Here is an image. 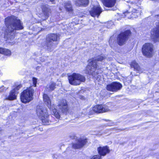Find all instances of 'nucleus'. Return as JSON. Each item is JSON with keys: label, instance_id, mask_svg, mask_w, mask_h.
I'll use <instances>...</instances> for the list:
<instances>
[{"label": "nucleus", "instance_id": "1", "mask_svg": "<svg viewBox=\"0 0 159 159\" xmlns=\"http://www.w3.org/2000/svg\"><path fill=\"white\" fill-rule=\"evenodd\" d=\"M5 23L7 28L5 36L11 40L14 38L16 30H22L24 28L20 21L13 16L6 18Z\"/></svg>", "mask_w": 159, "mask_h": 159}, {"label": "nucleus", "instance_id": "2", "mask_svg": "<svg viewBox=\"0 0 159 159\" xmlns=\"http://www.w3.org/2000/svg\"><path fill=\"white\" fill-rule=\"evenodd\" d=\"M100 68L99 67L95 61H93L89 63L86 67L85 73L86 74L92 76L98 81L101 80L102 77L99 75V73H101Z\"/></svg>", "mask_w": 159, "mask_h": 159}, {"label": "nucleus", "instance_id": "3", "mask_svg": "<svg viewBox=\"0 0 159 159\" xmlns=\"http://www.w3.org/2000/svg\"><path fill=\"white\" fill-rule=\"evenodd\" d=\"M59 34H51L47 35L43 46L48 51L51 52L55 48L58 44L57 41L60 39Z\"/></svg>", "mask_w": 159, "mask_h": 159}, {"label": "nucleus", "instance_id": "4", "mask_svg": "<svg viewBox=\"0 0 159 159\" xmlns=\"http://www.w3.org/2000/svg\"><path fill=\"white\" fill-rule=\"evenodd\" d=\"M68 79L69 83L74 85H79L81 82H84L86 80L84 76L75 73L69 76Z\"/></svg>", "mask_w": 159, "mask_h": 159}, {"label": "nucleus", "instance_id": "5", "mask_svg": "<svg viewBox=\"0 0 159 159\" xmlns=\"http://www.w3.org/2000/svg\"><path fill=\"white\" fill-rule=\"evenodd\" d=\"M34 90L31 87L24 90L20 96L21 101L23 103L29 102L32 100Z\"/></svg>", "mask_w": 159, "mask_h": 159}, {"label": "nucleus", "instance_id": "6", "mask_svg": "<svg viewBox=\"0 0 159 159\" xmlns=\"http://www.w3.org/2000/svg\"><path fill=\"white\" fill-rule=\"evenodd\" d=\"M131 32L129 30H126L120 33L117 38V42L120 46L124 44L130 36Z\"/></svg>", "mask_w": 159, "mask_h": 159}, {"label": "nucleus", "instance_id": "7", "mask_svg": "<svg viewBox=\"0 0 159 159\" xmlns=\"http://www.w3.org/2000/svg\"><path fill=\"white\" fill-rule=\"evenodd\" d=\"M153 45L149 43H146L143 47L142 51L143 54L147 57H152L153 52Z\"/></svg>", "mask_w": 159, "mask_h": 159}, {"label": "nucleus", "instance_id": "8", "mask_svg": "<svg viewBox=\"0 0 159 159\" xmlns=\"http://www.w3.org/2000/svg\"><path fill=\"white\" fill-rule=\"evenodd\" d=\"M122 87V85L119 82H114L107 85L106 89L108 91L116 92L120 90Z\"/></svg>", "mask_w": 159, "mask_h": 159}, {"label": "nucleus", "instance_id": "9", "mask_svg": "<svg viewBox=\"0 0 159 159\" xmlns=\"http://www.w3.org/2000/svg\"><path fill=\"white\" fill-rule=\"evenodd\" d=\"M107 103L105 105H97L94 106L93 108V111L97 113H101L108 111L109 109Z\"/></svg>", "mask_w": 159, "mask_h": 159}, {"label": "nucleus", "instance_id": "10", "mask_svg": "<svg viewBox=\"0 0 159 159\" xmlns=\"http://www.w3.org/2000/svg\"><path fill=\"white\" fill-rule=\"evenodd\" d=\"M21 87V85H20L17 86L10 92V94L9 95H6V99L11 100L16 99V94L18 93L17 91Z\"/></svg>", "mask_w": 159, "mask_h": 159}, {"label": "nucleus", "instance_id": "11", "mask_svg": "<svg viewBox=\"0 0 159 159\" xmlns=\"http://www.w3.org/2000/svg\"><path fill=\"white\" fill-rule=\"evenodd\" d=\"M102 9L98 5L94 6L89 12L90 15L93 17L97 16L98 18L101 13L102 12Z\"/></svg>", "mask_w": 159, "mask_h": 159}, {"label": "nucleus", "instance_id": "12", "mask_svg": "<svg viewBox=\"0 0 159 159\" xmlns=\"http://www.w3.org/2000/svg\"><path fill=\"white\" fill-rule=\"evenodd\" d=\"M57 108L59 112L64 113L67 111L68 110V107L66 101L63 100L59 102L57 105Z\"/></svg>", "mask_w": 159, "mask_h": 159}, {"label": "nucleus", "instance_id": "13", "mask_svg": "<svg viewBox=\"0 0 159 159\" xmlns=\"http://www.w3.org/2000/svg\"><path fill=\"white\" fill-rule=\"evenodd\" d=\"M36 113L39 118L44 116H47L48 113L47 109L41 106H38L36 109Z\"/></svg>", "mask_w": 159, "mask_h": 159}, {"label": "nucleus", "instance_id": "14", "mask_svg": "<svg viewBox=\"0 0 159 159\" xmlns=\"http://www.w3.org/2000/svg\"><path fill=\"white\" fill-rule=\"evenodd\" d=\"M42 18L43 20L47 19L49 16V13L50 12V9L48 6L47 5H43L42 6Z\"/></svg>", "mask_w": 159, "mask_h": 159}, {"label": "nucleus", "instance_id": "15", "mask_svg": "<svg viewBox=\"0 0 159 159\" xmlns=\"http://www.w3.org/2000/svg\"><path fill=\"white\" fill-rule=\"evenodd\" d=\"M151 31L152 37L155 42L159 41V22Z\"/></svg>", "mask_w": 159, "mask_h": 159}, {"label": "nucleus", "instance_id": "16", "mask_svg": "<svg viewBox=\"0 0 159 159\" xmlns=\"http://www.w3.org/2000/svg\"><path fill=\"white\" fill-rule=\"evenodd\" d=\"M87 142L86 139H80L75 143L72 144V148L74 149H79L82 148Z\"/></svg>", "mask_w": 159, "mask_h": 159}, {"label": "nucleus", "instance_id": "17", "mask_svg": "<svg viewBox=\"0 0 159 159\" xmlns=\"http://www.w3.org/2000/svg\"><path fill=\"white\" fill-rule=\"evenodd\" d=\"M98 151L99 154V155L101 156H105L107 154L110 152V150L108 147L107 146L103 147H100L98 148Z\"/></svg>", "mask_w": 159, "mask_h": 159}, {"label": "nucleus", "instance_id": "18", "mask_svg": "<svg viewBox=\"0 0 159 159\" xmlns=\"http://www.w3.org/2000/svg\"><path fill=\"white\" fill-rule=\"evenodd\" d=\"M101 1L105 6L111 7L115 5L116 0H101Z\"/></svg>", "mask_w": 159, "mask_h": 159}, {"label": "nucleus", "instance_id": "19", "mask_svg": "<svg viewBox=\"0 0 159 159\" xmlns=\"http://www.w3.org/2000/svg\"><path fill=\"white\" fill-rule=\"evenodd\" d=\"M64 7L66 11L69 12H72L73 10L70 1H68L65 2L64 3Z\"/></svg>", "mask_w": 159, "mask_h": 159}, {"label": "nucleus", "instance_id": "20", "mask_svg": "<svg viewBox=\"0 0 159 159\" xmlns=\"http://www.w3.org/2000/svg\"><path fill=\"white\" fill-rule=\"evenodd\" d=\"M43 97L45 103L49 109H51V101L48 96L46 94H44L43 95Z\"/></svg>", "mask_w": 159, "mask_h": 159}, {"label": "nucleus", "instance_id": "21", "mask_svg": "<svg viewBox=\"0 0 159 159\" xmlns=\"http://www.w3.org/2000/svg\"><path fill=\"white\" fill-rule=\"evenodd\" d=\"M49 116L47 114V116H44L40 119L41 120L42 122L44 125H48L49 124Z\"/></svg>", "mask_w": 159, "mask_h": 159}, {"label": "nucleus", "instance_id": "22", "mask_svg": "<svg viewBox=\"0 0 159 159\" xmlns=\"http://www.w3.org/2000/svg\"><path fill=\"white\" fill-rule=\"evenodd\" d=\"M77 3L79 6L86 7L87 6L89 3V0H78Z\"/></svg>", "mask_w": 159, "mask_h": 159}, {"label": "nucleus", "instance_id": "23", "mask_svg": "<svg viewBox=\"0 0 159 159\" xmlns=\"http://www.w3.org/2000/svg\"><path fill=\"white\" fill-rule=\"evenodd\" d=\"M56 84L55 83H51L47 85L46 88L48 91H52L53 90L56 88Z\"/></svg>", "mask_w": 159, "mask_h": 159}, {"label": "nucleus", "instance_id": "24", "mask_svg": "<svg viewBox=\"0 0 159 159\" xmlns=\"http://www.w3.org/2000/svg\"><path fill=\"white\" fill-rule=\"evenodd\" d=\"M130 66L132 68H134V70L140 72V68L138 63L135 61H132L130 64Z\"/></svg>", "mask_w": 159, "mask_h": 159}, {"label": "nucleus", "instance_id": "25", "mask_svg": "<svg viewBox=\"0 0 159 159\" xmlns=\"http://www.w3.org/2000/svg\"><path fill=\"white\" fill-rule=\"evenodd\" d=\"M105 58H106L105 57V56H104L103 55H101V56H99L95 59H93V60H89V63L93 61H96V62L97 64V65H98V64H97V61H102L103 60L105 59Z\"/></svg>", "mask_w": 159, "mask_h": 159}, {"label": "nucleus", "instance_id": "26", "mask_svg": "<svg viewBox=\"0 0 159 159\" xmlns=\"http://www.w3.org/2000/svg\"><path fill=\"white\" fill-rule=\"evenodd\" d=\"M53 113L54 115L56 117L57 119H59L60 117V113L55 108L53 109Z\"/></svg>", "mask_w": 159, "mask_h": 159}, {"label": "nucleus", "instance_id": "27", "mask_svg": "<svg viewBox=\"0 0 159 159\" xmlns=\"http://www.w3.org/2000/svg\"><path fill=\"white\" fill-rule=\"evenodd\" d=\"M141 8L138 7V8H137L135 7L133 8L132 10V14H133V13H136L137 14H138V15H139L140 12L141 11Z\"/></svg>", "mask_w": 159, "mask_h": 159}, {"label": "nucleus", "instance_id": "28", "mask_svg": "<svg viewBox=\"0 0 159 159\" xmlns=\"http://www.w3.org/2000/svg\"><path fill=\"white\" fill-rule=\"evenodd\" d=\"M33 86L34 87H35L36 86V84L37 83V79L35 78H33Z\"/></svg>", "mask_w": 159, "mask_h": 159}, {"label": "nucleus", "instance_id": "29", "mask_svg": "<svg viewBox=\"0 0 159 159\" xmlns=\"http://www.w3.org/2000/svg\"><path fill=\"white\" fill-rule=\"evenodd\" d=\"M101 157L99 155H95L90 159H101Z\"/></svg>", "mask_w": 159, "mask_h": 159}, {"label": "nucleus", "instance_id": "30", "mask_svg": "<svg viewBox=\"0 0 159 159\" xmlns=\"http://www.w3.org/2000/svg\"><path fill=\"white\" fill-rule=\"evenodd\" d=\"M70 137L71 139H75L76 137L74 134H72L71 135H70Z\"/></svg>", "mask_w": 159, "mask_h": 159}, {"label": "nucleus", "instance_id": "31", "mask_svg": "<svg viewBox=\"0 0 159 159\" xmlns=\"http://www.w3.org/2000/svg\"><path fill=\"white\" fill-rule=\"evenodd\" d=\"M154 20L159 21V15H157L155 16L154 17Z\"/></svg>", "mask_w": 159, "mask_h": 159}, {"label": "nucleus", "instance_id": "32", "mask_svg": "<svg viewBox=\"0 0 159 159\" xmlns=\"http://www.w3.org/2000/svg\"><path fill=\"white\" fill-rule=\"evenodd\" d=\"M3 87V86L0 88V92L3 91L4 90Z\"/></svg>", "mask_w": 159, "mask_h": 159}, {"label": "nucleus", "instance_id": "33", "mask_svg": "<svg viewBox=\"0 0 159 159\" xmlns=\"http://www.w3.org/2000/svg\"><path fill=\"white\" fill-rule=\"evenodd\" d=\"M130 13V12H129L127 11H125V12L124 13V15L125 16H126L127 15V14H129Z\"/></svg>", "mask_w": 159, "mask_h": 159}, {"label": "nucleus", "instance_id": "34", "mask_svg": "<svg viewBox=\"0 0 159 159\" xmlns=\"http://www.w3.org/2000/svg\"><path fill=\"white\" fill-rule=\"evenodd\" d=\"M113 124V123H112L111 122H110L108 123V124H107L108 126H111Z\"/></svg>", "mask_w": 159, "mask_h": 159}, {"label": "nucleus", "instance_id": "35", "mask_svg": "<svg viewBox=\"0 0 159 159\" xmlns=\"http://www.w3.org/2000/svg\"><path fill=\"white\" fill-rule=\"evenodd\" d=\"M39 69V66L37 67L36 68V69Z\"/></svg>", "mask_w": 159, "mask_h": 159}, {"label": "nucleus", "instance_id": "36", "mask_svg": "<svg viewBox=\"0 0 159 159\" xmlns=\"http://www.w3.org/2000/svg\"><path fill=\"white\" fill-rule=\"evenodd\" d=\"M39 69V66L37 67L36 68V69Z\"/></svg>", "mask_w": 159, "mask_h": 159}, {"label": "nucleus", "instance_id": "37", "mask_svg": "<svg viewBox=\"0 0 159 159\" xmlns=\"http://www.w3.org/2000/svg\"><path fill=\"white\" fill-rule=\"evenodd\" d=\"M110 41H111V39H110L109 40V43H110Z\"/></svg>", "mask_w": 159, "mask_h": 159}]
</instances>
